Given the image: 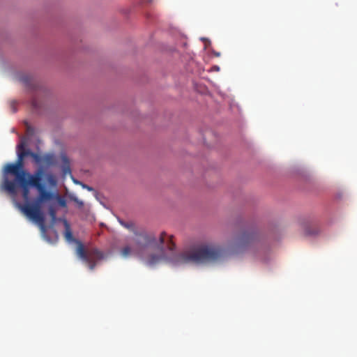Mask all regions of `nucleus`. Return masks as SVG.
I'll use <instances>...</instances> for the list:
<instances>
[{
	"label": "nucleus",
	"mask_w": 357,
	"mask_h": 357,
	"mask_svg": "<svg viewBox=\"0 0 357 357\" xmlns=\"http://www.w3.org/2000/svg\"><path fill=\"white\" fill-rule=\"evenodd\" d=\"M223 254L224 250L219 246L204 244L192 247L174 255L171 261L176 266L206 264L220 260Z\"/></svg>",
	"instance_id": "f257e3e1"
},
{
	"label": "nucleus",
	"mask_w": 357,
	"mask_h": 357,
	"mask_svg": "<svg viewBox=\"0 0 357 357\" xmlns=\"http://www.w3.org/2000/svg\"><path fill=\"white\" fill-rule=\"evenodd\" d=\"M44 176V169L42 167L37 169L35 172V176L31 181L32 187H34L38 191V197L34 204H19L20 210L31 220L43 226L44 217L40 211V204L47 201L52 200L55 195L53 192L46 190L45 185L42 183Z\"/></svg>",
	"instance_id": "f03ea898"
},
{
	"label": "nucleus",
	"mask_w": 357,
	"mask_h": 357,
	"mask_svg": "<svg viewBox=\"0 0 357 357\" xmlns=\"http://www.w3.org/2000/svg\"><path fill=\"white\" fill-rule=\"evenodd\" d=\"M167 234L162 232L158 240L155 235L152 233L148 234L146 232L140 233L137 236L135 243L139 250H142L146 248H153L158 249L159 255H152L147 259V264L149 266H153L165 258V237ZM172 236H169L167 240L165 246L169 250H174L176 248V245L172 241Z\"/></svg>",
	"instance_id": "7ed1b4c3"
},
{
	"label": "nucleus",
	"mask_w": 357,
	"mask_h": 357,
	"mask_svg": "<svg viewBox=\"0 0 357 357\" xmlns=\"http://www.w3.org/2000/svg\"><path fill=\"white\" fill-rule=\"evenodd\" d=\"M33 176H35V173L33 175H29V176L22 177V178H15L14 181H10L8 177H6L3 178L2 187L6 191L15 195L17 192L18 185L22 190V197L27 204L29 199V187H32L31 181Z\"/></svg>",
	"instance_id": "20e7f679"
},
{
	"label": "nucleus",
	"mask_w": 357,
	"mask_h": 357,
	"mask_svg": "<svg viewBox=\"0 0 357 357\" xmlns=\"http://www.w3.org/2000/svg\"><path fill=\"white\" fill-rule=\"evenodd\" d=\"M77 254L78 257L86 264L89 268L93 271L97 262L104 258V254L97 248H91L85 250L84 245L79 243L77 247Z\"/></svg>",
	"instance_id": "39448f33"
},
{
	"label": "nucleus",
	"mask_w": 357,
	"mask_h": 357,
	"mask_svg": "<svg viewBox=\"0 0 357 357\" xmlns=\"http://www.w3.org/2000/svg\"><path fill=\"white\" fill-rule=\"evenodd\" d=\"M22 155L17 152V158L15 163H8L4 167L3 178L8 177V174L15 176V178H22V177L29 176L31 175L24 169V164Z\"/></svg>",
	"instance_id": "423d86ee"
},
{
	"label": "nucleus",
	"mask_w": 357,
	"mask_h": 357,
	"mask_svg": "<svg viewBox=\"0 0 357 357\" xmlns=\"http://www.w3.org/2000/svg\"><path fill=\"white\" fill-rule=\"evenodd\" d=\"M257 234L252 231H245L237 236L235 241V249L240 251L254 243Z\"/></svg>",
	"instance_id": "0eeeda50"
},
{
	"label": "nucleus",
	"mask_w": 357,
	"mask_h": 357,
	"mask_svg": "<svg viewBox=\"0 0 357 357\" xmlns=\"http://www.w3.org/2000/svg\"><path fill=\"white\" fill-rule=\"evenodd\" d=\"M64 226H65V232H64L65 238L68 241L71 242L74 240L73 235L72 231L70 229V225L68 224V222L66 220H64Z\"/></svg>",
	"instance_id": "6e6552de"
},
{
	"label": "nucleus",
	"mask_w": 357,
	"mask_h": 357,
	"mask_svg": "<svg viewBox=\"0 0 357 357\" xmlns=\"http://www.w3.org/2000/svg\"><path fill=\"white\" fill-rule=\"evenodd\" d=\"M17 148H18V152H20V154L22 155L24 158H25L26 156L31 157L32 154L34 153V152L31 151L29 149H25V144L24 143H21L18 146Z\"/></svg>",
	"instance_id": "1a4fd4ad"
},
{
	"label": "nucleus",
	"mask_w": 357,
	"mask_h": 357,
	"mask_svg": "<svg viewBox=\"0 0 357 357\" xmlns=\"http://www.w3.org/2000/svg\"><path fill=\"white\" fill-rule=\"evenodd\" d=\"M52 165L54 163V157L51 154H45L42 155L41 164Z\"/></svg>",
	"instance_id": "9d476101"
},
{
	"label": "nucleus",
	"mask_w": 357,
	"mask_h": 357,
	"mask_svg": "<svg viewBox=\"0 0 357 357\" xmlns=\"http://www.w3.org/2000/svg\"><path fill=\"white\" fill-rule=\"evenodd\" d=\"M63 160L65 162V165L63 167V173L65 174H66L67 173L70 174L71 171H70L69 162H68V160L66 156H63Z\"/></svg>",
	"instance_id": "9b49d317"
},
{
	"label": "nucleus",
	"mask_w": 357,
	"mask_h": 357,
	"mask_svg": "<svg viewBox=\"0 0 357 357\" xmlns=\"http://www.w3.org/2000/svg\"><path fill=\"white\" fill-rule=\"evenodd\" d=\"M132 253V249L130 246H125L122 248L121 254L123 257H127Z\"/></svg>",
	"instance_id": "f8f14e48"
},
{
	"label": "nucleus",
	"mask_w": 357,
	"mask_h": 357,
	"mask_svg": "<svg viewBox=\"0 0 357 357\" xmlns=\"http://www.w3.org/2000/svg\"><path fill=\"white\" fill-rule=\"evenodd\" d=\"M20 80L26 86H29L31 84V77L28 75H23L20 78Z\"/></svg>",
	"instance_id": "ddd939ff"
},
{
	"label": "nucleus",
	"mask_w": 357,
	"mask_h": 357,
	"mask_svg": "<svg viewBox=\"0 0 357 357\" xmlns=\"http://www.w3.org/2000/svg\"><path fill=\"white\" fill-rule=\"evenodd\" d=\"M31 158L33 159L34 162L36 164H38V165L41 164L42 155H39L38 153H33L32 154Z\"/></svg>",
	"instance_id": "4468645a"
},
{
	"label": "nucleus",
	"mask_w": 357,
	"mask_h": 357,
	"mask_svg": "<svg viewBox=\"0 0 357 357\" xmlns=\"http://www.w3.org/2000/svg\"><path fill=\"white\" fill-rule=\"evenodd\" d=\"M45 177L50 184L54 185L56 183V179L52 174H47Z\"/></svg>",
	"instance_id": "2eb2a0df"
},
{
	"label": "nucleus",
	"mask_w": 357,
	"mask_h": 357,
	"mask_svg": "<svg viewBox=\"0 0 357 357\" xmlns=\"http://www.w3.org/2000/svg\"><path fill=\"white\" fill-rule=\"evenodd\" d=\"M71 200L76 203L79 208H82L84 206V202L75 197H72Z\"/></svg>",
	"instance_id": "dca6fc26"
},
{
	"label": "nucleus",
	"mask_w": 357,
	"mask_h": 357,
	"mask_svg": "<svg viewBox=\"0 0 357 357\" xmlns=\"http://www.w3.org/2000/svg\"><path fill=\"white\" fill-rule=\"evenodd\" d=\"M49 213L52 219H54L56 218V211L53 207H50L49 208Z\"/></svg>",
	"instance_id": "f3484780"
},
{
	"label": "nucleus",
	"mask_w": 357,
	"mask_h": 357,
	"mask_svg": "<svg viewBox=\"0 0 357 357\" xmlns=\"http://www.w3.org/2000/svg\"><path fill=\"white\" fill-rule=\"evenodd\" d=\"M74 182H75V183L81 184V185H82V186L84 188L87 189V190H89V191H92V190H93V189L91 187H90V186H89V185H86V184L81 183L79 181H77L74 180Z\"/></svg>",
	"instance_id": "a211bd4d"
},
{
	"label": "nucleus",
	"mask_w": 357,
	"mask_h": 357,
	"mask_svg": "<svg viewBox=\"0 0 357 357\" xmlns=\"http://www.w3.org/2000/svg\"><path fill=\"white\" fill-rule=\"evenodd\" d=\"M121 224L124 226L125 227L128 229H132L133 227V224L132 222L130 223H126L123 222H121Z\"/></svg>",
	"instance_id": "6ab92c4d"
},
{
	"label": "nucleus",
	"mask_w": 357,
	"mask_h": 357,
	"mask_svg": "<svg viewBox=\"0 0 357 357\" xmlns=\"http://www.w3.org/2000/svg\"><path fill=\"white\" fill-rule=\"evenodd\" d=\"M33 132V129L32 128H31L30 126H27V129H26L27 135H31V134H32Z\"/></svg>",
	"instance_id": "aec40b11"
},
{
	"label": "nucleus",
	"mask_w": 357,
	"mask_h": 357,
	"mask_svg": "<svg viewBox=\"0 0 357 357\" xmlns=\"http://www.w3.org/2000/svg\"><path fill=\"white\" fill-rule=\"evenodd\" d=\"M215 55L217 56H220V53H215Z\"/></svg>",
	"instance_id": "412c9836"
}]
</instances>
